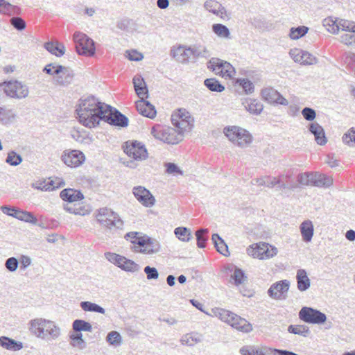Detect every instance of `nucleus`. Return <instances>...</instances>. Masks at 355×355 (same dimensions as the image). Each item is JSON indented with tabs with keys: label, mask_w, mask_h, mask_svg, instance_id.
Instances as JSON below:
<instances>
[{
	"label": "nucleus",
	"mask_w": 355,
	"mask_h": 355,
	"mask_svg": "<svg viewBox=\"0 0 355 355\" xmlns=\"http://www.w3.org/2000/svg\"><path fill=\"white\" fill-rule=\"evenodd\" d=\"M105 106L107 104L100 101L92 95L83 96L78 101L76 110L79 122L89 128L97 126L103 121Z\"/></svg>",
	"instance_id": "1"
},
{
	"label": "nucleus",
	"mask_w": 355,
	"mask_h": 355,
	"mask_svg": "<svg viewBox=\"0 0 355 355\" xmlns=\"http://www.w3.org/2000/svg\"><path fill=\"white\" fill-rule=\"evenodd\" d=\"M30 333L37 338L55 340L61 336V329L55 322L43 318L32 319L28 322Z\"/></svg>",
	"instance_id": "2"
},
{
	"label": "nucleus",
	"mask_w": 355,
	"mask_h": 355,
	"mask_svg": "<svg viewBox=\"0 0 355 355\" xmlns=\"http://www.w3.org/2000/svg\"><path fill=\"white\" fill-rule=\"evenodd\" d=\"M212 313L213 315L237 330L247 333L252 330L251 324L245 319L228 310L215 309L212 310Z\"/></svg>",
	"instance_id": "3"
},
{
	"label": "nucleus",
	"mask_w": 355,
	"mask_h": 355,
	"mask_svg": "<svg viewBox=\"0 0 355 355\" xmlns=\"http://www.w3.org/2000/svg\"><path fill=\"white\" fill-rule=\"evenodd\" d=\"M223 132L232 143L241 148L247 147L252 141L251 134L239 126L225 127Z\"/></svg>",
	"instance_id": "4"
},
{
	"label": "nucleus",
	"mask_w": 355,
	"mask_h": 355,
	"mask_svg": "<svg viewBox=\"0 0 355 355\" xmlns=\"http://www.w3.org/2000/svg\"><path fill=\"white\" fill-rule=\"evenodd\" d=\"M151 134L155 139L168 144H176L182 140V134L168 126L155 125L151 130Z\"/></svg>",
	"instance_id": "5"
},
{
	"label": "nucleus",
	"mask_w": 355,
	"mask_h": 355,
	"mask_svg": "<svg viewBox=\"0 0 355 355\" xmlns=\"http://www.w3.org/2000/svg\"><path fill=\"white\" fill-rule=\"evenodd\" d=\"M96 220L101 225L110 230L122 229L123 226V221L119 215L106 207L98 210Z\"/></svg>",
	"instance_id": "6"
},
{
	"label": "nucleus",
	"mask_w": 355,
	"mask_h": 355,
	"mask_svg": "<svg viewBox=\"0 0 355 355\" xmlns=\"http://www.w3.org/2000/svg\"><path fill=\"white\" fill-rule=\"evenodd\" d=\"M76 52L79 55L92 56L95 53L94 42L84 33L76 31L73 36Z\"/></svg>",
	"instance_id": "7"
},
{
	"label": "nucleus",
	"mask_w": 355,
	"mask_h": 355,
	"mask_svg": "<svg viewBox=\"0 0 355 355\" xmlns=\"http://www.w3.org/2000/svg\"><path fill=\"white\" fill-rule=\"evenodd\" d=\"M248 254L259 259H268L275 257L278 250L277 248L266 243H259L250 245L247 249Z\"/></svg>",
	"instance_id": "8"
},
{
	"label": "nucleus",
	"mask_w": 355,
	"mask_h": 355,
	"mask_svg": "<svg viewBox=\"0 0 355 355\" xmlns=\"http://www.w3.org/2000/svg\"><path fill=\"white\" fill-rule=\"evenodd\" d=\"M105 107V115H103V121L115 126H128V119L124 114L109 105Z\"/></svg>",
	"instance_id": "9"
},
{
	"label": "nucleus",
	"mask_w": 355,
	"mask_h": 355,
	"mask_svg": "<svg viewBox=\"0 0 355 355\" xmlns=\"http://www.w3.org/2000/svg\"><path fill=\"white\" fill-rule=\"evenodd\" d=\"M299 318L310 324H322L327 320L324 313L311 307H303L299 312Z\"/></svg>",
	"instance_id": "10"
},
{
	"label": "nucleus",
	"mask_w": 355,
	"mask_h": 355,
	"mask_svg": "<svg viewBox=\"0 0 355 355\" xmlns=\"http://www.w3.org/2000/svg\"><path fill=\"white\" fill-rule=\"evenodd\" d=\"M137 245L135 246V252L146 254H157L161 249L160 243L157 240L148 236L137 241Z\"/></svg>",
	"instance_id": "11"
},
{
	"label": "nucleus",
	"mask_w": 355,
	"mask_h": 355,
	"mask_svg": "<svg viewBox=\"0 0 355 355\" xmlns=\"http://www.w3.org/2000/svg\"><path fill=\"white\" fill-rule=\"evenodd\" d=\"M290 287V282L284 279L272 284L268 290V295L276 300H285Z\"/></svg>",
	"instance_id": "12"
},
{
	"label": "nucleus",
	"mask_w": 355,
	"mask_h": 355,
	"mask_svg": "<svg viewBox=\"0 0 355 355\" xmlns=\"http://www.w3.org/2000/svg\"><path fill=\"white\" fill-rule=\"evenodd\" d=\"M62 161L69 167H78L85 160L84 153L78 150H66L61 155Z\"/></svg>",
	"instance_id": "13"
},
{
	"label": "nucleus",
	"mask_w": 355,
	"mask_h": 355,
	"mask_svg": "<svg viewBox=\"0 0 355 355\" xmlns=\"http://www.w3.org/2000/svg\"><path fill=\"white\" fill-rule=\"evenodd\" d=\"M124 152L135 160L145 159L148 156L147 150L144 145L137 141H132L130 144L126 142L124 147Z\"/></svg>",
	"instance_id": "14"
},
{
	"label": "nucleus",
	"mask_w": 355,
	"mask_h": 355,
	"mask_svg": "<svg viewBox=\"0 0 355 355\" xmlns=\"http://www.w3.org/2000/svg\"><path fill=\"white\" fill-rule=\"evenodd\" d=\"M4 91L12 98H23L28 95V87L17 80L8 82L5 86Z\"/></svg>",
	"instance_id": "15"
},
{
	"label": "nucleus",
	"mask_w": 355,
	"mask_h": 355,
	"mask_svg": "<svg viewBox=\"0 0 355 355\" xmlns=\"http://www.w3.org/2000/svg\"><path fill=\"white\" fill-rule=\"evenodd\" d=\"M289 55L295 62H298L304 65H311L316 64L317 58L309 53L300 49H293L290 50Z\"/></svg>",
	"instance_id": "16"
},
{
	"label": "nucleus",
	"mask_w": 355,
	"mask_h": 355,
	"mask_svg": "<svg viewBox=\"0 0 355 355\" xmlns=\"http://www.w3.org/2000/svg\"><path fill=\"white\" fill-rule=\"evenodd\" d=\"M132 193L137 200L144 207H150L155 203V199L149 190L141 186L135 187Z\"/></svg>",
	"instance_id": "17"
},
{
	"label": "nucleus",
	"mask_w": 355,
	"mask_h": 355,
	"mask_svg": "<svg viewBox=\"0 0 355 355\" xmlns=\"http://www.w3.org/2000/svg\"><path fill=\"white\" fill-rule=\"evenodd\" d=\"M65 184L64 182L59 178L55 180H49L38 181L32 184L33 187L41 191H51L56 188L63 187Z\"/></svg>",
	"instance_id": "18"
},
{
	"label": "nucleus",
	"mask_w": 355,
	"mask_h": 355,
	"mask_svg": "<svg viewBox=\"0 0 355 355\" xmlns=\"http://www.w3.org/2000/svg\"><path fill=\"white\" fill-rule=\"evenodd\" d=\"M136 107L139 114L144 116L153 119L156 116L155 107L144 99L137 101Z\"/></svg>",
	"instance_id": "19"
},
{
	"label": "nucleus",
	"mask_w": 355,
	"mask_h": 355,
	"mask_svg": "<svg viewBox=\"0 0 355 355\" xmlns=\"http://www.w3.org/2000/svg\"><path fill=\"white\" fill-rule=\"evenodd\" d=\"M309 130L314 135L315 140L318 144L323 146L327 143V140L324 129L319 123L316 122L310 123Z\"/></svg>",
	"instance_id": "20"
},
{
	"label": "nucleus",
	"mask_w": 355,
	"mask_h": 355,
	"mask_svg": "<svg viewBox=\"0 0 355 355\" xmlns=\"http://www.w3.org/2000/svg\"><path fill=\"white\" fill-rule=\"evenodd\" d=\"M241 355H272L273 349H261L258 347L247 345L240 349Z\"/></svg>",
	"instance_id": "21"
},
{
	"label": "nucleus",
	"mask_w": 355,
	"mask_h": 355,
	"mask_svg": "<svg viewBox=\"0 0 355 355\" xmlns=\"http://www.w3.org/2000/svg\"><path fill=\"white\" fill-rule=\"evenodd\" d=\"M60 196L64 201L71 203L80 200L84 198L83 194L80 191L70 188L62 190Z\"/></svg>",
	"instance_id": "22"
},
{
	"label": "nucleus",
	"mask_w": 355,
	"mask_h": 355,
	"mask_svg": "<svg viewBox=\"0 0 355 355\" xmlns=\"http://www.w3.org/2000/svg\"><path fill=\"white\" fill-rule=\"evenodd\" d=\"M173 57L181 63H187L191 61L190 47L185 48L180 46L172 51Z\"/></svg>",
	"instance_id": "23"
},
{
	"label": "nucleus",
	"mask_w": 355,
	"mask_h": 355,
	"mask_svg": "<svg viewBox=\"0 0 355 355\" xmlns=\"http://www.w3.org/2000/svg\"><path fill=\"white\" fill-rule=\"evenodd\" d=\"M16 112L8 106H0V123L9 125L16 118Z\"/></svg>",
	"instance_id": "24"
},
{
	"label": "nucleus",
	"mask_w": 355,
	"mask_h": 355,
	"mask_svg": "<svg viewBox=\"0 0 355 355\" xmlns=\"http://www.w3.org/2000/svg\"><path fill=\"white\" fill-rule=\"evenodd\" d=\"M300 230L302 237V240L309 243L312 240L314 227L313 223L310 220L303 221L300 225Z\"/></svg>",
	"instance_id": "25"
},
{
	"label": "nucleus",
	"mask_w": 355,
	"mask_h": 355,
	"mask_svg": "<svg viewBox=\"0 0 355 355\" xmlns=\"http://www.w3.org/2000/svg\"><path fill=\"white\" fill-rule=\"evenodd\" d=\"M205 9L214 15L224 18L226 16V10L223 6L218 1L214 0H208L204 5Z\"/></svg>",
	"instance_id": "26"
},
{
	"label": "nucleus",
	"mask_w": 355,
	"mask_h": 355,
	"mask_svg": "<svg viewBox=\"0 0 355 355\" xmlns=\"http://www.w3.org/2000/svg\"><path fill=\"white\" fill-rule=\"evenodd\" d=\"M297 288L300 291L308 290L311 286V281L304 269H299L296 275Z\"/></svg>",
	"instance_id": "27"
},
{
	"label": "nucleus",
	"mask_w": 355,
	"mask_h": 355,
	"mask_svg": "<svg viewBox=\"0 0 355 355\" xmlns=\"http://www.w3.org/2000/svg\"><path fill=\"white\" fill-rule=\"evenodd\" d=\"M74 76V73L69 67L62 66V71L58 76L55 77V80L58 85H69Z\"/></svg>",
	"instance_id": "28"
},
{
	"label": "nucleus",
	"mask_w": 355,
	"mask_h": 355,
	"mask_svg": "<svg viewBox=\"0 0 355 355\" xmlns=\"http://www.w3.org/2000/svg\"><path fill=\"white\" fill-rule=\"evenodd\" d=\"M133 84L137 96L144 99V96H148V89L144 78L141 76H135L133 78Z\"/></svg>",
	"instance_id": "29"
},
{
	"label": "nucleus",
	"mask_w": 355,
	"mask_h": 355,
	"mask_svg": "<svg viewBox=\"0 0 355 355\" xmlns=\"http://www.w3.org/2000/svg\"><path fill=\"white\" fill-rule=\"evenodd\" d=\"M44 48L51 54L61 57L65 53L64 45L58 41L48 42L44 44Z\"/></svg>",
	"instance_id": "30"
},
{
	"label": "nucleus",
	"mask_w": 355,
	"mask_h": 355,
	"mask_svg": "<svg viewBox=\"0 0 355 355\" xmlns=\"http://www.w3.org/2000/svg\"><path fill=\"white\" fill-rule=\"evenodd\" d=\"M202 340V336L198 332H191L183 335L180 342L183 345L194 346L196 344L200 343Z\"/></svg>",
	"instance_id": "31"
},
{
	"label": "nucleus",
	"mask_w": 355,
	"mask_h": 355,
	"mask_svg": "<svg viewBox=\"0 0 355 355\" xmlns=\"http://www.w3.org/2000/svg\"><path fill=\"white\" fill-rule=\"evenodd\" d=\"M242 104L252 114L258 115L263 110V105L255 99L246 98L243 101Z\"/></svg>",
	"instance_id": "32"
},
{
	"label": "nucleus",
	"mask_w": 355,
	"mask_h": 355,
	"mask_svg": "<svg viewBox=\"0 0 355 355\" xmlns=\"http://www.w3.org/2000/svg\"><path fill=\"white\" fill-rule=\"evenodd\" d=\"M172 123L177 128L176 130L178 132L182 134L183 137L185 132H188L191 130L193 125V119L191 117L184 121L173 119Z\"/></svg>",
	"instance_id": "33"
},
{
	"label": "nucleus",
	"mask_w": 355,
	"mask_h": 355,
	"mask_svg": "<svg viewBox=\"0 0 355 355\" xmlns=\"http://www.w3.org/2000/svg\"><path fill=\"white\" fill-rule=\"evenodd\" d=\"M0 345L6 349L12 351H18L23 348L22 343L6 336L0 337Z\"/></svg>",
	"instance_id": "34"
},
{
	"label": "nucleus",
	"mask_w": 355,
	"mask_h": 355,
	"mask_svg": "<svg viewBox=\"0 0 355 355\" xmlns=\"http://www.w3.org/2000/svg\"><path fill=\"white\" fill-rule=\"evenodd\" d=\"M211 240L219 253L225 257L230 255L227 244L218 234H214L212 235Z\"/></svg>",
	"instance_id": "35"
},
{
	"label": "nucleus",
	"mask_w": 355,
	"mask_h": 355,
	"mask_svg": "<svg viewBox=\"0 0 355 355\" xmlns=\"http://www.w3.org/2000/svg\"><path fill=\"white\" fill-rule=\"evenodd\" d=\"M14 214L15 215H13V217L16 218L18 220L31 223L33 225L37 224V218L35 217L33 214L31 212L23 211L21 209H17V211L14 212Z\"/></svg>",
	"instance_id": "36"
},
{
	"label": "nucleus",
	"mask_w": 355,
	"mask_h": 355,
	"mask_svg": "<svg viewBox=\"0 0 355 355\" xmlns=\"http://www.w3.org/2000/svg\"><path fill=\"white\" fill-rule=\"evenodd\" d=\"M119 268L123 270L130 272H137L140 270V266L139 264L123 256V260L121 261Z\"/></svg>",
	"instance_id": "37"
},
{
	"label": "nucleus",
	"mask_w": 355,
	"mask_h": 355,
	"mask_svg": "<svg viewBox=\"0 0 355 355\" xmlns=\"http://www.w3.org/2000/svg\"><path fill=\"white\" fill-rule=\"evenodd\" d=\"M338 18L329 17L323 19L322 25L328 32L336 35L338 33Z\"/></svg>",
	"instance_id": "38"
},
{
	"label": "nucleus",
	"mask_w": 355,
	"mask_h": 355,
	"mask_svg": "<svg viewBox=\"0 0 355 355\" xmlns=\"http://www.w3.org/2000/svg\"><path fill=\"white\" fill-rule=\"evenodd\" d=\"M333 184V179L322 173L314 174V186L319 187H329Z\"/></svg>",
	"instance_id": "39"
},
{
	"label": "nucleus",
	"mask_w": 355,
	"mask_h": 355,
	"mask_svg": "<svg viewBox=\"0 0 355 355\" xmlns=\"http://www.w3.org/2000/svg\"><path fill=\"white\" fill-rule=\"evenodd\" d=\"M69 338L71 340L70 345L73 347L82 350L87 346L86 342L83 338L82 333L76 332V334H71L69 336Z\"/></svg>",
	"instance_id": "40"
},
{
	"label": "nucleus",
	"mask_w": 355,
	"mask_h": 355,
	"mask_svg": "<svg viewBox=\"0 0 355 355\" xmlns=\"http://www.w3.org/2000/svg\"><path fill=\"white\" fill-rule=\"evenodd\" d=\"M80 306L85 311L96 312L102 314H104L105 312V309L97 304L89 301L81 302Z\"/></svg>",
	"instance_id": "41"
},
{
	"label": "nucleus",
	"mask_w": 355,
	"mask_h": 355,
	"mask_svg": "<svg viewBox=\"0 0 355 355\" xmlns=\"http://www.w3.org/2000/svg\"><path fill=\"white\" fill-rule=\"evenodd\" d=\"M72 327L73 331L79 333H80L82 331L88 332H91L92 331V324L83 320H75L73 322Z\"/></svg>",
	"instance_id": "42"
},
{
	"label": "nucleus",
	"mask_w": 355,
	"mask_h": 355,
	"mask_svg": "<svg viewBox=\"0 0 355 355\" xmlns=\"http://www.w3.org/2000/svg\"><path fill=\"white\" fill-rule=\"evenodd\" d=\"M309 31V28L305 26L292 27L290 29L289 37L291 40H298L305 35Z\"/></svg>",
	"instance_id": "43"
},
{
	"label": "nucleus",
	"mask_w": 355,
	"mask_h": 355,
	"mask_svg": "<svg viewBox=\"0 0 355 355\" xmlns=\"http://www.w3.org/2000/svg\"><path fill=\"white\" fill-rule=\"evenodd\" d=\"M204 84L212 92H221L225 90V87L216 78H207L204 81Z\"/></svg>",
	"instance_id": "44"
},
{
	"label": "nucleus",
	"mask_w": 355,
	"mask_h": 355,
	"mask_svg": "<svg viewBox=\"0 0 355 355\" xmlns=\"http://www.w3.org/2000/svg\"><path fill=\"white\" fill-rule=\"evenodd\" d=\"M340 42L348 46L355 47V29L349 33H342Z\"/></svg>",
	"instance_id": "45"
},
{
	"label": "nucleus",
	"mask_w": 355,
	"mask_h": 355,
	"mask_svg": "<svg viewBox=\"0 0 355 355\" xmlns=\"http://www.w3.org/2000/svg\"><path fill=\"white\" fill-rule=\"evenodd\" d=\"M174 233L180 240L184 242L189 241L192 237L190 230L184 227H179L175 228Z\"/></svg>",
	"instance_id": "46"
},
{
	"label": "nucleus",
	"mask_w": 355,
	"mask_h": 355,
	"mask_svg": "<svg viewBox=\"0 0 355 355\" xmlns=\"http://www.w3.org/2000/svg\"><path fill=\"white\" fill-rule=\"evenodd\" d=\"M213 32L220 37L230 38V32L226 26L215 24L212 26Z\"/></svg>",
	"instance_id": "47"
},
{
	"label": "nucleus",
	"mask_w": 355,
	"mask_h": 355,
	"mask_svg": "<svg viewBox=\"0 0 355 355\" xmlns=\"http://www.w3.org/2000/svg\"><path fill=\"white\" fill-rule=\"evenodd\" d=\"M288 331L290 333L300 335L304 337H306L310 334V331L308 327L305 325H290L288 327Z\"/></svg>",
	"instance_id": "48"
},
{
	"label": "nucleus",
	"mask_w": 355,
	"mask_h": 355,
	"mask_svg": "<svg viewBox=\"0 0 355 355\" xmlns=\"http://www.w3.org/2000/svg\"><path fill=\"white\" fill-rule=\"evenodd\" d=\"M291 174H281L278 177H277V180H279L281 183H277V186L279 189H293L295 188V185L294 184H291L288 182V180L291 178Z\"/></svg>",
	"instance_id": "49"
},
{
	"label": "nucleus",
	"mask_w": 355,
	"mask_h": 355,
	"mask_svg": "<svg viewBox=\"0 0 355 355\" xmlns=\"http://www.w3.org/2000/svg\"><path fill=\"white\" fill-rule=\"evenodd\" d=\"M107 342L113 346L117 347L122 343V337L118 331H112L106 337Z\"/></svg>",
	"instance_id": "50"
},
{
	"label": "nucleus",
	"mask_w": 355,
	"mask_h": 355,
	"mask_svg": "<svg viewBox=\"0 0 355 355\" xmlns=\"http://www.w3.org/2000/svg\"><path fill=\"white\" fill-rule=\"evenodd\" d=\"M338 32L349 33L355 29V22L345 19H340L338 21Z\"/></svg>",
	"instance_id": "51"
},
{
	"label": "nucleus",
	"mask_w": 355,
	"mask_h": 355,
	"mask_svg": "<svg viewBox=\"0 0 355 355\" xmlns=\"http://www.w3.org/2000/svg\"><path fill=\"white\" fill-rule=\"evenodd\" d=\"M278 94L279 92L273 88H265L261 91L263 98L269 103H274Z\"/></svg>",
	"instance_id": "52"
},
{
	"label": "nucleus",
	"mask_w": 355,
	"mask_h": 355,
	"mask_svg": "<svg viewBox=\"0 0 355 355\" xmlns=\"http://www.w3.org/2000/svg\"><path fill=\"white\" fill-rule=\"evenodd\" d=\"M221 64H222V60L213 58H211L208 64L207 67L211 70L214 73H215L216 75L220 76V69H221Z\"/></svg>",
	"instance_id": "53"
},
{
	"label": "nucleus",
	"mask_w": 355,
	"mask_h": 355,
	"mask_svg": "<svg viewBox=\"0 0 355 355\" xmlns=\"http://www.w3.org/2000/svg\"><path fill=\"white\" fill-rule=\"evenodd\" d=\"M298 182L302 185H314V174L305 173L298 176Z\"/></svg>",
	"instance_id": "54"
},
{
	"label": "nucleus",
	"mask_w": 355,
	"mask_h": 355,
	"mask_svg": "<svg viewBox=\"0 0 355 355\" xmlns=\"http://www.w3.org/2000/svg\"><path fill=\"white\" fill-rule=\"evenodd\" d=\"M208 232L207 229H200L196 232L197 245L200 248H204L206 246L207 237L205 234Z\"/></svg>",
	"instance_id": "55"
},
{
	"label": "nucleus",
	"mask_w": 355,
	"mask_h": 355,
	"mask_svg": "<svg viewBox=\"0 0 355 355\" xmlns=\"http://www.w3.org/2000/svg\"><path fill=\"white\" fill-rule=\"evenodd\" d=\"M6 162L8 164L15 166L21 163L22 157L15 151H11L8 154Z\"/></svg>",
	"instance_id": "56"
},
{
	"label": "nucleus",
	"mask_w": 355,
	"mask_h": 355,
	"mask_svg": "<svg viewBox=\"0 0 355 355\" xmlns=\"http://www.w3.org/2000/svg\"><path fill=\"white\" fill-rule=\"evenodd\" d=\"M343 141L349 146H355V129L352 128L343 136Z\"/></svg>",
	"instance_id": "57"
},
{
	"label": "nucleus",
	"mask_w": 355,
	"mask_h": 355,
	"mask_svg": "<svg viewBox=\"0 0 355 355\" xmlns=\"http://www.w3.org/2000/svg\"><path fill=\"white\" fill-rule=\"evenodd\" d=\"M246 277L244 275L243 271L238 268H236L233 274L231 275V279L234 280V283L235 285L238 286L241 284Z\"/></svg>",
	"instance_id": "58"
},
{
	"label": "nucleus",
	"mask_w": 355,
	"mask_h": 355,
	"mask_svg": "<svg viewBox=\"0 0 355 355\" xmlns=\"http://www.w3.org/2000/svg\"><path fill=\"white\" fill-rule=\"evenodd\" d=\"M16 9V6L10 4L5 0H0V13L11 15Z\"/></svg>",
	"instance_id": "59"
},
{
	"label": "nucleus",
	"mask_w": 355,
	"mask_h": 355,
	"mask_svg": "<svg viewBox=\"0 0 355 355\" xmlns=\"http://www.w3.org/2000/svg\"><path fill=\"white\" fill-rule=\"evenodd\" d=\"M220 76L222 77H231L234 73L233 67L227 62L222 60L221 69H220Z\"/></svg>",
	"instance_id": "60"
},
{
	"label": "nucleus",
	"mask_w": 355,
	"mask_h": 355,
	"mask_svg": "<svg viewBox=\"0 0 355 355\" xmlns=\"http://www.w3.org/2000/svg\"><path fill=\"white\" fill-rule=\"evenodd\" d=\"M239 85H241L243 90L245 92L246 94H251L254 92V85L253 83L246 78H241L237 80Z\"/></svg>",
	"instance_id": "61"
},
{
	"label": "nucleus",
	"mask_w": 355,
	"mask_h": 355,
	"mask_svg": "<svg viewBox=\"0 0 355 355\" xmlns=\"http://www.w3.org/2000/svg\"><path fill=\"white\" fill-rule=\"evenodd\" d=\"M164 166L166 167V172L168 174H171V175H175L178 174L181 175H183L182 171L174 163H171V162L165 163Z\"/></svg>",
	"instance_id": "62"
},
{
	"label": "nucleus",
	"mask_w": 355,
	"mask_h": 355,
	"mask_svg": "<svg viewBox=\"0 0 355 355\" xmlns=\"http://www.w3.org/2000/svg\"><path fill=\"white\" fill-rule=\"evenodd\" d=\"M105 257L112 263L119 267L120 262L123 260V256L113 252L105 253Z\"/></svg>",
	"instance_id": "63"
},
{
	"label": "nucleus",
	"mask_w": 355,
	"mask_h": 355,
	"mask_svg": "<svg viewBox=\"0 0 355 355\" xmlns=\"http://www.w3.org/2000/svg\"><path fill=\"white\" fill-rule=\"evenodd\" d=\"M148 280L157 279L159 277V272L155 267L147 266L144 269Z\"/></svg>",
	"instance_id": "64"
}]
</instances>
